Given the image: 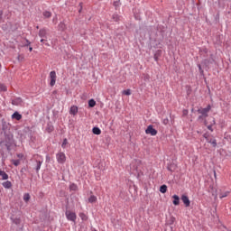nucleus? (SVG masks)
Returning a JSON list of instances; mask_svg holds the SVG:
<instances>
[{"mask_svg": "<svg viewBox=\"0 0 231 231\" xmlns=\"http://www.w3.org/2000/svg\"><path fill=\"white\" fill-rule=\"evenodd\" d=\"M211 109L210 105H208L207 108H199V114H200L204 118H207L208 116V113Z\"/></svg>", "mask_w": 231, "mask_h": 231, "instance_id": "obj_1", "label": "nucleus"}, {"mask_svg": "<svg viewBox=\"0 0 231 231\" xmlns=\"http://www.w3.org/2000/svg\"><path fill=\"white\" fill-rule=\"evenodd\" d=\"M65 215H66L68 220H69V221L75 222L76 219H77L76 213H74V212H72L70 210H67Z\"/></svg>", "mask_w": 231, "mask_h": 231, "instance_id": "obj_2", "label": "nucleus"}, {"mask_svg": "<svg viewBox=\"0 0 231 231\" xmlns=\"http://www.w3.org/2000/svg\"><path fill=\"white\" fill-rule=\"evenodd\" d=\"M56 158H57V162L60 163V164H64L65 162H66V155L64 152H59L57 155H56Z\"/></svg>", "mask_w": 231, "mask_h": 231, "instance_id": "obj_3", "label": "nucleus"}, {"mask_svg": "<svg viewBox=\"0 0 231 231\" xmlns=\"http://www.w3.org/2000/svg\"><path fill=\"white\" fill-rule=\"evenodd\" d=\"M56 79H57V76H56V72L55 70H51V72H50V79H51V87H54L55 84H56Z\"/></svg>", "mask_w": 231, "mask_h": 231, "instance_id": "obj_4", "label": "nucleus"}, {"mask_svg": "<svg viewBox=\"0 0 231 231\" xmlns=\"http://www.w3.org/2000/svg\"><path fill=\"white\" fill-rule=\"evenodd\" d=\"M145 133L152 136H155L158 134V132L152 127V125H149L148 128L146 129Z\"/></svg>", "mask_w": 231, "mask_h": 231, "instance_id": "obj_5", "label": "nucleus"}, {"mask_svg": "<svg viewBox=\"0 0 231 231\" xmlns=\"http://www.w3.org/2000/svg\"><path fill=\"white\" fill-rule=\"evenodd\" d=\"M180 199L182 200V203H184V206H186V208H189L190 206V200L189 199L188 196L182 195V197H180Z\"/></svg>", "mask_w": 231, "mask_h": 231, "instance_id": "obj_6", "label": "nucleus"}, {"mask_svg": "<svg viewBox=\"0 0 231 231\" xmlns=\"http://www.w3.org/2000/svg\"><path fill=\"white\" fill-rule=\"evenodd\" d=\"M39 36L41 37V38H47V30L46 29H41L40 31H39Z\"/></svg>", "mask_w": 231, "mask_h": 231, "instance_id": "obj_7", "label": "nucleus"}, {"mask_svg": "<svg viewBox=\"0 0 231 231\" xmlns=\"http://www.w3.org/2000/svg\"><path fill=\"white\" fill-rule=\"evenodd\" d=\"M23 103L21 97H16L15 99H13L12 104L14 106H21Z\"/></svg>", "mask_w": 231, "mask_h": 231, "instance_id": "obj_8", "label": "nucleus"}, {"mask_svg": "<svg viewBox=\"0 0 231 231\" xmlns=\"http://www.w3.org/2000/svg\"><path fill=\"white\" fill-rule=\"evenodd\" d=\"M204 125H206V126H208V130L213 132L212 127L214 125H216L215 119L214 118L211 119V124L209 125H208L207 122H204Z\"/></svg>", "mask_w": 231, "mask_h": 231, "instance_id": "obj_9", "label": "nucleus"}, {"mask_svg": "<svg viewBox=\"0 0 231 231\" xmlns=\"http://www.w3.org/2000/svg\"><path fill=\"white\" fill-rule=\"evenodd\" d=\"M78 112H79L78 106H71L70 111H69L70 115L76 116L78 114Z\"/></svg>", "mask_w": 231, "mask_h": 231, "instance_id": "obj_10", "label": "nucleus"}, {"mask_svg": "<svg viewBox=\"0 0 231 231\" xmlns=\"http://www.w3.org/2000/svg\"><path fill=\"white\" fill-rule=\"evenodd\" d=\"M173 199V205L175 206H179L180 205V197L177 195H173V197H171Z\"/></svg>", "mask_w": 231, "mask_h": 231, "instance_id": "obj_11", "label": "nucleus"}, {"mask_svg": "<svg viewBox=\"0 0 231 231\" xmlns=\"http://www.w3.org/2000/svg\"><path fill=\"white\" fill-rule=\"evenodd\" d=\"M2 185L5 189H11L12 188V183L9 180L3 182Z\"/></svg>", "mask_w": 231, "mask_h": 231, "instance_id": "obj_12", "label": "nucleus"}, {"mask_svg": "<svg viewBox=\"0 0 231 231\" xmlns=\"http://www.w3.org/2000/svg\"><path fill=\"white\" fill-rule=\"evenodd\" d=\"M13 119H16L17 121L22 119V116L20 114H18L17 112H15L13 116H12Z\"/></svg>", "mask_w": 231, "mask_h": 231, "instance_id": "obj_13", "label": "nucleus"}, {"mask_svg": "<svg viewBox=\"0 0 231 231\" xmlns=\"http://www.w3.org/2000/svg\"><path fill=\"white\" fill-rule=\"evenodd\" d=\"M92 132H93L94 134H97V135L101 134V130L98 127H94Z\"/></svg>", "mask_w": 231, "mask_h": 231, "instance_id": "obj_14", "label": "nucleus"}, {"mask_svg": "<svg viewBox=\"0 0 231 231\" xmlns=\"http://www.w3.org/2000/svg\"><path fill=\"white\" fill-rule=\"evenodd\" d=\"M167 186L166 185H162L161 186V189H159V191H161V193L164 194L167 192Z\"/></svg>", "mask_w": 231, "mask_h": 231, "instance_id": "obj_15", "label": "nucleus"}, {"mask_svg": "<svg viewBox=\"0 0 231 231\" xmlns=\"http://www.w3.org/2000/svg\"><path fill=\"white\" fill-rule=\"evenodd\" d=\"M97 198L96 196H94V195H92V196L88 199V202H89V203H95V202H97Z\"/></svg>", "mask_w": 231, "mask_h": 231, "instance_id": "obj_16", "label": "nucleus"}, {"mask_svg": "<svg viewBox=\"0 0 231 231\" xmlns=\"http://www.w3.org/2000/svg\"><path fill=\"white\" fill-rule=\"evenodd\" d=\"M96 105H97V103H96L95 99H89V101H88L89 107H94V106H96Z\"/></svg>", "mask_w": 231, "mask_h": 231, "instance_id": "obj_17", "label": "nucleus"}, {"mask_svg": "<svg viewBox=\"0 0 231 231\" xmlns=\"http://www.w3.org/2000/svg\"><path fill=\"white\" fill-rule=\"evenodd\" d=\"M43 16L45 18H51V13L50 11H44L43 12Z\"/></svg>", "mask_w": 231, "mask_h": 231, "instance_id": "obj_18", "label": "nucleus"}, {"mask_svg": "<svg viewBox=\"0 0 231 231\" xmlns=\"http://www.w3.org/2000/svg\"><path fill=\"white\" fill-rule=\"evenodd\" d=\"M7 90L5 85H3L2 83H0V91L5 92Z\"/></svg>", "mask_w": 231, "mask_h": 231, "instance_id": "obj_19", "label": "nucleus"}, {"mask_svg": "<svg viewBox=\"0 0 231 231\" xmlns=\"http://www.w3.org/2000/svg\"><path fill=\"white\" fill-rule=\"evenodd\" d=\"M2 180H8V178H9V176L4 171L3 173H2Z\"/></svg>", "mask_w": 231, "mask_h": 231, "instance_id": "obj_20", "label": "nucleus"}, {"mask_svg": "<svg viewBox=\"0 0 231 231\" xmlns=\"http://www.w3.org/2000/svg\"><path fill=\"white\" fill-rule=\"evenodd\" d=\"M79 217H81V219L83 221H87L88 220V217L84 214V213H80L79 214Z\"/></svg>", "mask_w": 231, "mask_h": 231, "instance_id": "obj_21", "label": "nucleus"}, {"mask_svg": "<svg viewBox=\"0 0 231 231\" xmlns=\"http://www.w3.org/2000/svg\"><path fill=\"white\" fill-rule=\"evenodd\" d=\"M123 95L131 96V90H130V88H127V90H124V91H123Z\"/></svg>", "mask_w": 231, "mask_h": 231, "instance_id": "obj_22", "label": "nucleus"}, {"mask_svg": "<svg viewBox=\"0 0 231 231\" xmlns=\"http://www.w3.org/2000/svg\"><path fill=\"white\" fill-rule=\"evenodd\" d=\"M30 199H31V197H30L29 194H24V196H23V200H24L25 202H28V201L30 200Z\"/></svg>", "mask_w": 231, "mask_h": 231, "instance_id": "obj_23", "label": "nucleus"}, {"mask_svg": "<svg viewBox=\"0 0 231 231\" xmlns=\"http://www.w3.org/2000/svg\"><path fill=\"white\" fill-rule=\"evenodd\" d=\"M42 163V162H41V161L37 162V167H36L37 172L40 171Z\"/></svg>", "mask_w": 231, "mask_h": 231, "instance_id": "obj_24", "label": "nucleus"}, {"mask_svg": "<svg viewBox=\"0 0 231 231\" xmlns=\"http://www.w3.org/2000/svg\"><path fill=\"white\" fill-rule=\"evenodd\" d=\"M47 42V40L44 39V38H42V39L41 40V42H42V43H44L46 46L50 47L51 44H50L49 42Z\"/></svg>", "mask_w": 231, "mask_h": 231, "instance_id": "obj_25", "label": "nucleus"}, {"mask_svg": "<svg viewBox=\"0 0 231 231\" xmlns=\"http://www.w3.org/2000/svg\"><path fill=\"white\" fill-rule=\"evenodd\" d=\"M213 147H217V141L216 140H210L208 142Z\"/></svg>", "mask_w": 231, "mask_h": 231, "instance_id": "obj_26", "label": "nucleus"}, {"mask_svg": "<svg viewBox=\"0 0 231 231\" xmlns=\"http://www.w3.org/2000/svg\"><path fill=\"white\" fill-rule=\"evenodd\" d=\"M31 45V42L28 40V39H26L25 40V43H23V47H28V46H30Z\"/></svg>", "mask_w": 231, "mask_h": 231, "instance_id": "obj_27", "label": "nucleus"}, {"mask_svg": "<svg viewBox=\"0 0 231 231\" xmlns=\"http://www.w3.org/2000/svg\"><path fill=\"white\" fill-rule=\"evenodd\" d=\"M12 162H13V164L14 166H18L20 164V161L19 160H13Z\"/></svg>", "mask_w": 231, "mask_h": 231, "instance_id": "obj_28", "label": "nucleus"}, {"mask_svg": "<svg viewBox=\"0 0 231 231\" xmlns=\"http://www.w3.org/2000/svg\"><path fill=\"white\" fill-rule=\"evenodd\" d=\"M229 192H225L221 195H219V199L226 198L228 196Z\"/></svg>", "mask_w": 231, "mask_h": 231, "instance_id": "obj_29", "label": "nucleus"}, {"mask_svg": "<svg viewBox=\"0 0 231 231\" xmlns=\"http://www.w3.org/2000/svg\"><path fill=\"white\" fill-rule=\"evenodd\" d=\"M68 143H68V140H67V139H64L63 143H62V145H61L62 148L65 149Z\"/></svg>", "mask_w": 231, "mask_h": 231, "instance_id": "obj_30", "label": "nucleus"}, {"mask_svg": "<svg viewBox=\"0 0 231 231\" xmlns=\"http://www.w3.org/2000/svg\"><path fill=\"white\" fill-rule=\"evenodd\" d=\"M113 19L116 21V22H118L120 20V17L117 15V14H114L113 15Z\"/></svg>", "mask_w": 231, "mask_h": 231, "instance_id": "obj_31", "label": "nucleus"}, {"mask_svg": "<svg viewBox=\"0 0 231 231\" xmlns=\"http://www.w3.org/2000/svg\"><path fill=\"white\" fill-rule=\"evenodd\" d=\"M78 187L75 184L70 185L71 190H77Z\"/></svg>", "mask_w": 231, "mask_h": 231, "instance_id": "obj_32", "label": "nucleus"}, {"mask_svg": "<svg viewBox=\"0 0 231 231\" xmlns=\"http://www.w3.org/2000/svg\"><path fill=\"white\" fill-rule=\"evenodd\" d=\"M168 124H169V119L168 118L162 120V125H167Z\"/></svg>", "mask_w": 231, "mask_h": 231, "instance_id": "obj_33", "label": "nucleus"}, {"mask_svg": "<svg viewBox=\"0 0 231 231\" xmlns=\"http://www.w3.org/2000/svg\"><path fill=\"white\" fill-rule=\"evenodd\" d=\"M47 131H48L49 133L52 132V131H53V126L49 125L48 128H47Z\"/></svg>", "mask_w": 231, "mask_h": 231, "instance_id": "obj_34", "label": "nucleus"}, {"mask_svg": "<svg viewBox=\"0 0 231 231\" xmlns=\"http://www.w3.org/2000/svg\"><path fill=\"white\" fill-rule=\"evenodd\" d=\"M65 27H66V25L64 24V23H60V28H61V30H64Z\"/></svg>", "mask_w": 231, "mask_h": 231, "instance_id": "obj_35", "label": "nucleus"}, {"mask_svg": "<svg viewBox=\"0 0 231 231\" xmlns=\"http://www.w3.org/2000/svg\"><path fill=\"white\" fill-rule=\"evenodd\" d=\"M199 70H200V73H203V70L201 69V65H199Z\"/></svg>", "mask_w": 231, "mask_h": 231, "instance_id": "obj_36", "label": "nucleus"}, {"mask_svg": "<svg viewBox=\"0 0 231 231\" xmlns=\"http://www.w3.org/2000/svg\"><path fill=\"white\" fill-rule=\"evenodd\" d=\"M205 118V116H203V115H201L200 116H199V119H203Z\"/></svg>", "mask_w": 231, "mask_h": 231, "instance_id": "obj_37", "label": "nucleus"}, {"mask_svg": "<svg viewBox=\"0 0 231 231\" xmlns=\"http://www.w3.org/2000/svg\"><path fill=\"white\" fill-rule=\"evenodd\" d=\"M29 51H30V52L32 51V46H30Z\"/></svg>", "mask_w": 231, "mask_h": 231, "instance_id": "obj_38", "label": "nucleus"}, {"mask_svg": "<svg viewBox=\"0 0 231 231\" xmlns=\"http://www.w3.org/2000/svg\"><path fill=\"white\" fill-rule=\"evenodd\" d=\"M80 7L82 8V3L79 4ZM82 9L79 10V12L81 11Z\"/></svg>", "mask_w": 231, "mask_h": 231, "instance_id": "obj_39", "label": "nucleus"}, {"mask_svg": "<svg viewBox=\"0 0 231 231\" xmlns=\"http://www.w3.org/2000/svg\"><path fill=\"white\" fill-rule=\"evenodd\" d=\"M154 59H155V61H158V58H157V56H155V58H154Z\"/></svg>", "mask_w": 231, "mask_h": 231, "instance_id": "obj_40", "label": "nucleus"}, {"mask_svg": "<svg viewBox=\"0 0 231 231\" xmlns=\"http://www.w3.org/2000/svg\"><path fill=\"white\" fill-rule=\"evenodd\" d=\"M3 172H4V171H2L0 170V176H2Z\"/></svg>", "mask_w": 231, "mask_h": 231, "instance_id": "obj_41", "label": "nucleus"}, {"mask_svg": "<svg viewBox=\"0 0 231 231\" xmlns=\"http://www.w3.org/2000/svg\"><path fill=\"white\" fill-rule=\"evenodd\" d=\"M46 159H47V161H48V160H50V157H49V156H47V157H46Z\"/></svg>", "mask_w": 231, "mask_h": 231, "instance_id": "obj_42", "label": "nucleus"}, {"mask_svg": "<svg viewBox=\"0 0 231 231\" xmlns=\"http://www.w3.org/2000/svg\"><path fill=\"white\" fill-rule=\"evenodd\" d=\"M187 113H188L187 111H184V115H187Z\"/></svg>", "mask_w": 231, "mask_h": 231, "instance_id": "obj_43", "label": "nucleus"}]
</instances>
